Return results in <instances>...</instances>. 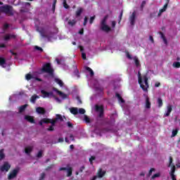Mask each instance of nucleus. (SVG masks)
Masks as SVG:
<instances>
[{
	"instance_id": "052dcab7",
	"label": "nucleus",
	"mask_w": 180,
	"mask_h": 180,
	"mask_svg": "<svg viewBox=\"0 0 180 180\" xmlns=\"http://www.w3.org/2000/svg\"><path fill=\"white\" fill-rule=\"evenodd\" d=\"M34 49H35V50H38V51L43 52V49L40 46H35Z\"/></svg>"
},
{
	"instance_id": "58836bf2",
	"label": "nucleus",
	"mask_w": 180,
	"mask_h": 180,
	"mask_svg": "<svg viewBox=\"0 0 180 180\" xmlns=\"http://www.w3.org/2000/svg\"><path fill=\"white\" fill-rule=\"evenodd\" d=\"M173 67H174V68H180V63L179 62H174Z\"/></svg>"
},
{
	"instance_id": "72a5a7b5",
	"label": "nucleus",
	"mask_w": 180,
	"mask_h": 180,
	"mask_svg": "<svg viewBox=\"0 0 180 180\" xmlns=\"http://www.w3.org/2000/svg\"><path fill=\"white\" fill-rule=\"evenodd\" d=\"M158 108H162V105H163L162 98H158Z\"/></svg>"
},
{
	"instance_id": "9b49d317",
	"label": "nucleus",
	"mask_w": 180,
	"mask_h": 180,
	"mask_svg": "<svg viewBox=\"0 0 180 180\" xmlns=\"http://www.w3.org/2000/svg\"><path fill=\"white\" fill-rule=\"evenodd\" d=\"M4 39L5 41H8V40H11V39H16V35L6 34V35H4Z\"/></svg>"
},
{
	"instance_id": "2eb2a0df",
	"label": "nucleus",
	"mask_w": 180,
	"mask_h": 180,
	"mask_svg": "<svg viewBox=\"0 0 180 180\" xmlns=\"http://www.w3.org/2000/svg\"><path fill=\"white\" fill-rule=\"evenodd\" d=\"M25 120H27V122H29V123H35L34 117L33 116L25 115Z\"/></svg>"
},
{
	"instance_id": "473e14b6",
	"label": "nucleus",
	"mask_w": 180,
	"mask_h": 180,
	"mask_svg": "<svg viewBox=\"0 0 180 180\" xmlns=\"http://www.w3.org/2000/svg\"><path fill=\"white\" fill-rule=\"evenodd\" d=\"M86 71H89V72H90V77H94V70H92L91 69V68L86 66Z\"/></svg>"
},
{
	"instance_id": "9d476101",
	"label": "nucleus",
	"mask_w": 180,
	"mask_h": 180,
	"mask_svg": "<svg viewBox=\"0 0 180 180\" xmlns=\"http://www.w3.org/2000/svg\"><path fill=\"white\" fill-rule=\"evenodd\" d=\"M51 123V126L47 129L48 131H54V126H56V121H53L52 119H49V124Z\"/></svg>"
},
{
	"instance_id": "6ab92c4d",
	"label": "nucleus",
	"mask_w": 180,
	"mask_h": 180,
	"mask_svg": "<svg viewBox=\"0 0 180 180\" xmlns=\"http://www.w3.org/2000/svg\"><path fill=\"white\" fill-rule=\"evenodd\" d=\"M57 120H60V122H64V119L63 118V116L60 114H57L56 117L54 120H52V121H55L56 123H57Z\"/></svg>"
},
{
	"instance_id": "39448f33",
	"label": "nucleus",
	"mask_w": 180,
	"mask_h": 180,
	"mask_svg": "<svg viewBox=\"0 0 180 180\" xmlns=\"http://www.w3.org/2000/svg\"><path fill=\"white\" fill-rule=\"evenodd\" d=\"M39 33L44 39H51V37L53 36V32H49L48 34L46 33V30L42 28L39 31Z\"/></svg>"
},
{
	"instance_id": "dca6fc26",
	"label": "nucleus",
	"mask_w": 180,
	"mask_h": 180,
	"mask_svg": "<svg viewBox=\"0 0 180 180\" xmlns=\"http://www.w3.org/2000/svg\"><path fill=\"white\" fill-rule=\"evenodd\" d=\"M105 174H106V172L103 171L102 168H100L97 172L98 178H103V176H105Z\"/></svg>"
},
{
	"instance_id": "a878e982",
	"label": "nucleus",
	"mask_w": 180,
	"mask_h": 180,
	"mask_svg": "<svg viewBox=\"0 0 180 180\" xmlns=\"http://www.w3.org/2000/svg\"><path fill=\"white\" fill-rule=\"evenodd\" d=\"M55 82H56V84H58L60 86H64V83L63 82V81L61 79H60L58 78L55 79Z\"/></svg>"
},
{
	"instance_id": "1a4fd4ad",
	"label": "nucleus",
	"mask_w": 180,
	"mask_h": 180,
	"mask_svg": "<svg viewBox=\"0 0 180 180\" xmlns=\"http://www.w3.org/2000/svg\"><path fill=\"white\" fill-rule=\"evenodd\" d=\"M129 22L131 26H134V24L136 23V11H134L129 16Z\"/></svg>"
},
{
	"instance_id": "f704fd0d",
	"label": "nucleus",
	"mask_w": 180,
	"mask_h": 180,
	"mask_svg": "<svg viewBox=\"0 0 180 180\" xmlns=\"http://www.w3.org/2000/svg\"><path fill=\"white\" fill-rule=\"evenodd\" d=\"M20 13H27V12H29V8L22 7V8L20 10Z\"/></svg>"
},
{
	"instance_id": "2f4dec72",
	"label": "nucleus",
	"mask_w": 180,
	"mask_h": 180,
	"mask_svg": "<svg viewBox=\"0 0 180 180\" xmlns=\"http://www.w3.org/2000/svg\"><path fill=\"white\" fill-rule=\"evenodd\" d=\"M134 60L136 67H139L140 65V60H139V58H137V56H135L134 58Z\"/></svg>"
},
{
	"instance_id": "aec40b11",
	"label": "nucleus",
	"mask_w": 180,
	"mask_h": 180,
	"mask_svg": "<svg viewBox=\"0 0 180 180\" xmlns=\"http://www.w3.org/2000/svg\"><path fill=\"white\" fill-rule=\"evenodd\" d=\"M39 98H40L39 96L34 94L30 98V102H32V103H36V101H37V99H39Z\"/></svg>"
},
{
	"instance_id": "ea45409f",
	"label": "nucleus",
	"mask_w": 180,
	"mask_h": 180,
	"mask_svg": "<svg viewBox=\"0 0 180 180\" xmlns=\"http://www.w3.org/2000/svg\"><path fill=\"white\" fill-rule=\"evenodd\" d=\"M8 29H9V24L5 23L3 25V30H4V32H6V30H8Z\"/></svg>"
},
{
	"instance_id": "412c9836",
	"label": "nucleus",
	"mask_w": 180,
	"mask_h": 180,
	"mask_svg": "<svg viewBox=\"0 0 180 180\" xmlns=\"http://www.w3.org/2000/svg\"><path fill=\"white\" fill-rule=\"evenodd\" d=\"M84 12V8L79 7L77 8L76 11V18H79V16H81V14Z\"/></svg>"
},
{
	"instance_id": "0e129e2a",
	"label": "nucleus",
	"mask_w": 180,
	"mask_h": 180,
	"mask_svg": "<svg viewBox=\"0 0 180 180\" xmlns=\"http://www.w3.org/2000/svg\"><path fill=\"white\" fill-rule=\"evenodd\" d=\"M146 4H147L146 1H142L141 4V9H143L144 8V6H146Z\"/></svg>"
},
{
	"instance_id": "bf43d9fd",
	"label": "nucleus",
	"mask_w": 180,
	"mask_h": 180,
	"mask_svg": "<svg viewBox=\"0 0 180 180\" xmlns=\"http://www.w3.org/2000/svg\"><path fill=\"white\" fill-rule=\"evenodd\" d=\"M96 91L102 93V92H103V88H101V87H96Z\"/></svg>"
},
{
	"instance_id": "4d7b16f0",
	"label": "nucleus",
	"mask_w": 180,
	"mask_h": 180,
	"mask_svg": "<svg viewBox=\"0 0 180 180\" xmlns=\"http://www.w3.org/2000/svg\"><path fill=\"white\" fill-rule=\"evenodd\" d=\"M88 23V17H84V21L83 22L84 26H86V24Z\"/></svg>"
},
{
	"instance_id": "bb28decb",
	"label": "nucleus",
	"mask_w": 180,
	"mask_h": 180,
	"mask_svg": "<svg viewBox=\"0 0 180 180\" xmlns=\"http://www.w3.org/2000/svg\"><path fill=\"white\" fill-rule=\"evenodd\" d=\"M104 110H103V107L101 106V105H96V112H103Z\"/></svg>"
},
{
	"instance_id": "de8ad7c7",
	"label": "nucleus",
	"mask_w": 180,
	"mask_h": 180,
	"mask_svg": "<svg viewBox=\"0 0 180 180\" xmlns=\"http://www.w3.org/2000/svg\"><path fill=\"white\" fill-rule=\"evenodd\" d=\"M84 120L86 123H91V119L87 115H84Z\"/></svg>"
},
{
	"instance_id": "0eeeda50",
	"label": "nucleus",
	"mask_w": 180,
	"mask_h": 180,
	"mask_svg": "<svg viewBox=\"0 0 180 180\" xmlns=\"http://www.w3.org/2000/svg\"><path fill=\"white\" fill-rule=\"evenodd\" d=\"M10 169L11 165H9L8 162H4V164L0 167V171H1V172H4V171H6V172H8Z\"/></svg>"
},
{
	"instance_id": "7c9ffc66",
	"label": "nucleus",
	"mask_w": 180,
	"mask_h": 180,
	"mask_svg": "<svg viewBox=\"0 0 180 180\" xmlns=\"http://www.w3.org/2000/svg\"><path fill=\"white\" fill-rule=\"evenodd\" d=\"M77 23V21L75 20H70L68 22V24L70 25V26H75Z\"/></svg>"
},
{
	"instance_id": "4468645a",
	"label": "nucleus",
	"mask_w": 180,
	"mask_h": 180,
	"mask_svg": "<svg viewBox=\"0 0 180 180\" xmlns=\"http://www.w3.org/2000/svg\"><path fill=\"white\" fill-rule=\"evenodd\" d=\"M49 122H50V118H43L39 121V124L43 126V124H49Z\"/></svg>"
},
{
	"instance_id": "09e8293b",
	"label": "nucleus",
	"mask_w": 180,
	"mask_h": 180,
	"mask_svg": "<svg viewBox=\"0 0 180 180\" xmlns=\"http://www.w3.org/2000/svg\"><path fill=\"white\" fill-rule=\"evenodd\" d=\"M79 113L80 115H85V109H84V108H79Z\"/></svg>"
},
{
	"instance_id": "423d86ee",
	"label": "nucleus",
	"mask_w": 180,
	"mask_h": 180,
	"mask_svg": "<svg viewBox=\"0 0 180 180\" xmlns=\"http://www.w3.org/2000/svg\"><path fill=\"white\" fill-rule=\"evenodd\" d=\"M41 94L42 95V98H50L51 96L56 98V96H54V93H53V91L48 92L45 90H41Z\"/></svg>"
},
{
	"instance_id": "864d4df0",
	"label": "nucleus",
	"mask_w": 180,
	"mask_h": 180,
	"mask_svg": "<svg viewBox=\"0 0 180 180\" xmlns=\"http://www.w3.org/2000/svg\"><path fill=\"white\" fill-rule=\"evenodd\" d=\"M126 55H127V58H129V60L133 59V57H131V55H130V53H129V51L126 52Z\"/></svg>"
},
{
	"instance_id": "8fccbe9b",
	"label": "nucleus",
	"mask_w": 180,
	"mask_h": 180,
	"mask_svg": "<svg viewBox=\"0 0 180 180\" xmlns=\"http://www.w3.org/2000/svg\"><path fill=\"white\" fill-rule=\"evenodd\" d=\"M95 18H96L95 15L90 18V20H89L90 25H92V23H94V21L95 20Z\"/></svg>"
},
{
	"instance_id": "680f3d73",
	"label": "nucleus",
	"mask_w": 180,
	"mask_h": 180,
	"mask_svg": "<svg viewBox=\"0 0 180 180\" xmlns=\"http://www.w3.org/2000/svg\"><path fill=\"white\" fill-rule=\"evenodd\" d=\"M53 167H54V165H51L48 166V167L45 169V171H49V169H51V168H53Z\"/></svg>"
},
{
	"instance_id": "b1692460",
	"label": "nucleus",
	"mask_w": 180,
	"mask_h": 180,
	"mask_svg": "<svg viewBox=\"0 0 180 180\" xmlns=\"http://www.w3.org/2000/svg\"><path fill=\"white\" fill-rule=\"evenodd\" d=\"M70 113H72V115H78V108H70Z\"/></svg>"
},
{
	"instance_id": "c9c22d12",
	"label": "nucleus",
	"mask_w": 180,
	"mask_h": 180,
	"mask_svg": "<svg viewBox=\"0 0 180 180\" xmlns=\"http://www.w3.org/2000/svg\"><path fill=\"white\" fill-rule=\"evenodd\" d=\"M33 78V75H32L30 73H28L25 75V79H27V81H30V79H32Z\"/></svg>"
},
{
	"instance_id": "774afa93",
	"label": "nucleus",
	"mask_w": 180,
	"mask_h": 180,
	"mask_svg": "<svg viewBox=\"0 0 180 180\" xmlns=\"http://www.w3.org/2000/svg\"><path fill=\"white\" fill-rule=\"evenodd\" d=\"M104 115V111H101L98 112V117H102Z\"/></svg>"
},
{
	"instance_id": "69168bd1",
	"label": "nucleus",
	"mask_w": 180,
	"mask_h": 180,
	"mask_svg": "<svg viewBox=\"0 0 180 180\" xmlns=\"http://www.w3.org/2000/svg\"><path fill=\"white\" fill-rule=\"evenodd\" d=\"M122 18H123V11H122L120 14L119 23H120V22H122Z\"/></svg>"
},
{
	"instance_id": "c85d7f7f",
	"label": "nucleus",
	"mask_w": 180,
	"mask_h": 180,
	"mask_svg": "<svg viewBox=\"0 0 180 180\" xmlns=\"http://www.w3.org/2000/svg\"><path fill=\"white\" fill-rule=\"evenodd\" d=\"M178 131H179V129H178V128L173 129L172 131L171 137H175V136H176V134H178Z\"/></svg>"
},
{
	"instance_id": "4be33fe9",
	"label": "nucleus",
	"mask_w": 180,
	"mask_h": 180,
	"mask_svg": "<svg viewBox=\"0 0 180 180\" xmlns=\"http://www.w3.org/2000/svg\"><path fill=\"white\" fill-rule=\"evenodd\" d=\"M5 64H6V59L3 57H0V65L1 67H3V68H5Z\"/></svg>"
},
{
	"instance_id": "393cba45",
	"label": "nucleus",
	"mask_w": 180,
	"mask_h": 180,
	"mask_svg": "<svg viewBox=\"0 0 180 180\" xmlns=\"http://www.w3.org/2000/svg\"><path fill=\"white\" fill-rule=\"evenodd\" d=\"M25 154H30V153H32V151H33V148L30 147V146H28V147H26L25 149Z\"/></svg>"
},
{
	"instance_id": "7ed1b4c3",
	"label": "nucleus",
	"mask_w": 180,
	"mask_h": 180,
	"mask_svg": "<svg viewBox=\"0 0 180 180\" xmlns=\"http://www.w3.org/2000/svg\"><path fill=\"white\" fill-rule=\"evenodd\" d=\"M42 72H46V74H49L51 77H54V69L51 68V63H47L44 64L41 69Z\"/></svg>"
},
{
	"instance_id": "ddd939ff",
	"label": "nucleus",
	"mask_w": 180,
	"mask_h": 180,
	"mask_svg": "<svg viewBox=\"0 0 180 180\" xmlns=\"http://www.w3.org/2000/svg\"><path fill=\"white\" fill-rule=\"evenodd\" d=\"M36 112L39 113V115H46V109H44V108L37 107Z\"/></svg>"
},
{
	"instance_id": "a19ab883",
	"label": "nucleus",
	"mask_w": 180,
	"mask_h": 180,
	"mask_svg": "<svg viewBox=\"0 0 180 180\" xmlns=\"http://www.w3.org/2000/svg\"><path fill=\"white\" fill-rule=\"evenodd\" d=\"M96 159V158L95 156H91L89 158V162L91 164V165H94V162L93 161H95Z\"/></svg>"
},
{
	"instance_id": "13d9d810",
	"label": "nucleus",
	"mask_w": 180,
	"mask_h": 180,
	"mask_svg": "<svg viewBox=\"0 0 180 180\" xmlns=\"http://www.w3.org/2000/svg\"><path fill=\"white\" fill-rule=\"evenodd\" d=\"M172 180H176V176H175V174H169Z\"/></svg>"
},
{
	"instance_id": "20e7f679",
	"label": "nucleus",
	"mask_w": 180,
	"mask_h": 180,
	"mask_svg": "<svg viewBox=\"0 0 180 180\" xmlns=\"http://www.w3.org/2000/svg\"><path fill=\"white\" fill-rule=\"evenodd\" d=\"M108 20V17H107V15H105L101 22L100 29L103 32H105L106 33H109V32H110V30H112V29L108 25H106V20Z\"/></svg>"
},
{
	"instance_id": "4c0bfd02",
	"label": "nucleus",
	"mask_w": 180,
	"mask_h": 180,
	"mask_svg": "<svg viewBox=\"0 0 180 180\" xmlns=\"http://www.w3.org/2000/svg\"><path fill=\"white\" fill-rule=\"evenodd\" d=\"M175 171H176V167H175V165H172L169 174H175Z\"/></svg>"
},
{
	"instance_id": "79ce46f5",
	"label": "nucleus",
	"mask_w": 180,
	"mask_h": 180,
	"mask_svg": "<svg viewBox=\"0 0 180 180\" xmlns=\"http://www.w3.org/2000/svg\"><path fill=\"white\" fill-rule=\"evenodd\" d=\"M160 176H161V174L157 173L152 176L151 179H155V178H158Z\"/></svg>"
},
{
	"instance_id": "5701e85b",
	"label": "nucleus",
	"mask_w": 180,
	"mask_h": 180,
	"mask_svg": "<svg viewBox=\"0 0 180 180\" xmlns=\"http://www.w3.org/2000/svg\"><path fill=\"white\" fill-rule=\"evenodd\" d=\"M116 98H117L118 101L121 102V103H124V99L122 98V96H120L118 93L115 94Z\"/></svg>"
},
{
	"instance_id": "f03ea898",
	"label": "nucleus",
	"mask_w": 180,
	"mask_h": 180,
	"mask_svg": "<svg viewBox=\"0 0 180 180\" xmlns=\"http://www.w3.org/2000/svg\"><path fill=\"white\" fill-rule=\"evenodd\" d=\"M0 13H6V15H13V7L12 6L6 4L0 6Z\"/></svg>"
},
{
	"instance_id": "c756f323",
	"label": "nucleus",
	"mask_w": 180,
	"mask_h": 180,
	"mask_svg": "<svg viewBox=\"0 0 180 180\" xmlns=\"http://www.w3.org/2000/svg\"><path fill=\"white\" fill-rule=\"evenodd\" d=\"M26 108H27V104H25L23 105H21L20 108H19V112L20 113H22L25 109Z\"/></svg>"
},
{
	"instance_id": "f257e3e1",
	"label": "nucleus",
	"mask_w": 180,
	"mask_h": 180,
	"mask_svg": "<svg viewBox=\"0 0 180 180\" xmlns=\"http://www.w3.org/2000/svg\"><path fill=\"white\" fill-rule=\"evenodd\" d=\"M143 78L146 86L143 84ZM138 82L143 91H144L145 92H147L148 91V77H147V75H144L143 77H141V73H140V72H138Z\"/></svg>"
},
{
	"instance_id": "cd10ccee",
	"label": "nucleus",
	"mask_w": 180,
	"mask_h": 180,
	"mask_svg": "<svg viewBox=\"0 0 180 180\" xmlns=\"http://www.w3.org/2000/svg\"><path fill=\"white\" fill-rule=\"evenodd\" d=\"M68 174H67V176L68 177H70L71 176V175H72V167H68L67 169H66Z\"/></svg>"
},
{
	"instance_id": "c03bdc74",
	"label": "nucleus",
	"mask_w": 180,
	"mask_h": 180,
	"mask_svg": "<svg viewBox=\"0 0 180 180\" xmlns=\"http://www.w3.org/2000/svg\"><path fill=\"white\" fill-rule=\"evenodd\" d=\"M74 74L77 78H79V71L78 70V69H76L75 70Z\"/></svg>"
},
{
	"instance_id": "f3484780",
	"label": "nucleus",
	"mask_w": 180,
	"mask_h": 180,
	"mask_svg": "<svg viewBox=\"0 0 180 180\" xmlns=\"http://www.w3.org/2000/svg\"><path fill=\"white\" fill-rule=\"evenodd\" d=\"M146 109H151V103L150 102L148 96H146Z\"/></svg>"
},
{
	"instance_id": "f8f14e48",
	"label": "nucleus",
	"mask_w": 180,
	"mask_h": 180,
	"mask_svg": "<svg viewBox=\"0 0 180 180\" xmlns=\"http://www.w3.org/2000/svg\"><path fill=\"white\" fill-rule=\"evenodd\" d=\"M53 91H55V92H57V94L59 95V96H61V98H63V99H66L67 94L63 93V91L57 89L56 88H54Z\"/></svg>"
},
{
	"instance_id": "6e6d98bb",
	"label": "nucleus",
	"mask_w": 180,
	"mask_h": 180,
	"mask_svg": "<svg viewBox=\"0 0 180 180\" xmlns=\"http://www.w3.org/2000/svg\"><path fill=\"white\" fill-rule=\"evenodd\" d=\"M159 34H160L161 39L163 40L164 39H166L165 35L164 34V32H160Z\"/></svg>"
},
{
	"instance_id": "3c124183",
	"label": "nucleus",
	"mask_w": 180,
	"mask_h": 180,
	"mask_svg": "<svg viewBox=\"0 0 180 180\" xmlns=\"http://www.w3.org/2000/svg\"><path fill=\"white\" fill-rule=\"evenodd\" d=\"M56 4H57V0H54L53 5H52V9H53V12H54V11H56Z\"/></svg>"
},
{
	"instance_id": "5fc2aeb1",
	"label": "nucleus",
	"mask_w": 180,
	"mask_h": 180,
	"mask_svg": "<svg viewBox=\"0 0 180 180\" xmlns=\"http://www.w3.org/2000/svg\"><path fill=\"white\" fill-rule=\"evenodd\" d=\"M163 12H165V8H161L160 11H159V13L158 14V16H160Z\"/></svg>"
},
{
	"instance_id": "603ef678",
	"label": "nucleus",
	"mask_w": 180,
	"mask_h": 180,
	"mask_svg": "<svg viewBox=\"0 0 180 180\" xmlns=\"http://www.w3.org/2000/svg\"><path fill=\"white\" fill-rule=\"evenodd\" d=\"M46 178V173H41L39 180H43Z\"/></svg>"
},
{
	"instance_id": "a18cd8bd",
	"label": "nucleus",
	"mask_w": 180,
	"mask_h": 180,
	"mask_svg": "<svg viewBox=\"0 0 180 180\" xmlns=\"http://www.w3.org/2000/svg\"><path fill=\"white\" fill-rule=\"evenodd\" d=\"M63 6L65 9H68V8H70V6H68V4H67V1L64 0L63 1Z\"/></svg>"
},
{
	"instance_id": "6e6552de",
	"label": "nucleus",
	"mask_w": 180,
	"mask_h": 180,
	"mask_svg": "<svg viewBox=\"0 0 180 180\" xmlns=\"http://www.w3.org/2000/svg\"><path fill=\"white\" fill-rule=\"evenodd\" d=\"M19 172V169H15L11 172H10L8 179H13V178H15L16 175H18V173Z\"/></svg>"
},
{
	"instance_id": "e2e57ef3",
	"label": "nucleus",
	"mask_w": 180,
	"mask_h": 180,
	"mask_svg": "<svg viewBox=\"0 0 180 180\" xmlns=\"http://www.w3.org/2000/svg\"><path fill=\"white\" fill-rule=\"evenodd\" d=\"M154 171H155V169L151 168L149 171L148 176H150V175L153 174V172H154Z\"/></svg>"
},
{
	"instance_id": "37998d69",
	"label": "nucleus",
	"mask_w": 180,
	"mask_h": 180,
	"mask_svg": "<svg viewBox=\"0 0 180 180\" xmlns=\"http://www.w3.org/2000/svg\"><path fill=\"white\" fill-rule=\"evenodd\" d=\"M173 161H174V159L172 158V156H170L168 167H172V165H174L172 164Z\"/></svg>"
},
{
	"instance_id": "a211bd4d",
	"label": "nucleus",
	"mask_w": 180,
	"mask_h": 180,
	"mask_svg": "<svg viewBox=\"0 0 180 180\" xmlns=\"http://www.w3.org/2000/svg\"><path fill=\"white\" fill-rule=\"evenodd\" d=\"M167 111L165 114V117H168V116L171 115V112H172V105H167Z\"/></svg>"
},
{
	"instance_id": "49530a36",
	"label": "nucleus",
	"mask_w": 180,
	"mask_h": 180,
	"mask_svg": "<svg viewBox=\"0 0 180 180\" xmlns=\"http://www.w3.org/2000/svg\"><path fill=\"white\" fill-rule=\"evenodd\" d=\"M37 157L38 158H41V157H43V150H39L37 155Z\"/></svg>"
},
{
	"instance_id": "338daca9",
	"label": "nucleus",
	"mask_w": 180,
	"mask_h": 180,
	"mask_svg": "<svg viewBox=\"0 0 180 180\" xmlns=\"http://www.w3.org/2000/svg\"><path fill=\"white\" fill-rule=\"evenodd\" d=\"M82 58L84 60H86V53H82Z\"/></svg>"
},
{
	"instance_id": "e433bc0d",
	"label": "nucleus",
	"mask_w": 180,
	"mask_h": 180,
	"mask_svg": "<svg viewBox=\"0 0 180 180\" xmlns=\"http://www.w3.org/2000/svg\"><path fill=\"white\" fill-rule=\"evenodd\" d=\"M5 158V153H4V149L0 150V160Z\"/></svg>"
}]
</instances>
